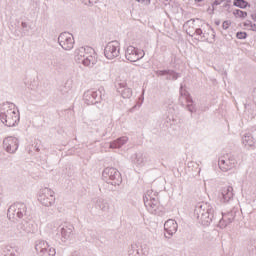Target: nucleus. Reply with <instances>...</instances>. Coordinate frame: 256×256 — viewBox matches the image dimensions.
<instances>
[{
  "mask_svg": "<svg viewBox=\"0 0 256 256\" xmlns=\"http://www.w3.org/2000/svg\"><path fill=\"white\" fill-rule=\"evenodd\" d=\"M4 256H20L21 249L16 245H6L3 247Z\"/></svg>",
  "mask_w": 256,
  "mask_h": 256,
  "instance_id": "5701e85b",
  "label": "nucleus"
},
{
  "mask_svg": "<svg viewBox=\"0 0 256 256\" xmlns=\"http://www.w3.org/2000/svg\"><path fill=\"white\" fill-rule=\"evenodd\" d=\"M7 215L9 219H23L27 215V205L21 202L12 204L8 209Z\"/></svg>",
  "mask_w": 256,
  "mask_h": 256,
  "instance_id": "0eeeda50",
  "label": "nucleus"
},
{
  "mask_svg": "<svg viewBox=\"0 0 256 256\" xmlns=\"http://www.w3.org/2000/svg\"><path fill=\"white\" fill-rule=\"evenodd\" d=\"M20 229L24 231V233H37L39 230V226L37 222L33 219L23 220L20 224Z\"/></svg>",
  "mask_w": 256,
  "mask_h": 256,
  "instance_id": "f3484780",
  "label": "nucleus"
},
{
  "mask_svg": "<svg viewBox=\"0 0 256 256\" xmlns=\"http://www.w3.org/2000/svg\"><path fill=\"white\" fill-rule=\"evenodd\" d=\"M3 147L7 153H15L19 149V139L9 136L4 139Z\"/></svg>",
  "mask_w": 256,
  "mask_h": 256,
  "instance_id": "dca6fc26",
  "label": "nucleus"
},
{
  "mask_svg": "<svg viewBox=\"0 0 256 256\" xmlns=\"http://www.w3.org/2000/svg\"><path fill=\"white\" fill-rule=\"evenodd\" d=\"M155 74L158 77H167V75H173L174 78L177 77V73L173 70H157Z\"/></svg>",
  "mask_w": 256,
  "mask_h": 256,
  "instance_id": "c756f323",
  "label": "nucleus"
},
{
  "mask_svg": "<svg viewBox=\"0 0 256 256\" xmlns=\"http://www.w3.org/2000/svg\"><path fill=\"white\" fill-rule=\"evenodd\" d=\"M121 54V44L119 41H111L104 48V55L106 59H117Z\"/></svg>",
  "mask_w": 256,
  "mask_h": 256,
  "instance_id": "9d476101",
  "label": "nucleus"
},
{
  "mask_svg": "<svg viewBox=\"0 0 256 256\" xmlns=\"http://www.w3.org/2000/svg\"><path fill=\"white\" fill-rule=\"evenodd\" d=\"M58 43L64 51H71L75 46V38L69 32H63L58 37Z\"/></svg>",
  "mask_w": 256,
  "mask_h": 256,
  "instance_id": "ddd939ff",
  "label": "nucleus"
},
{
  "mask_svg": "<svg viewBox=\"0 0 256 256\" xmlns=\"http://www.w3.org/2000/svg\"><path fill=\"white\" fill-rule=\"evenodd\" d=\"M164 120L168 125H173L175 121H177V111L175 110L174 106H170L165 115H164Z\"/></svg>",
  "mask_w": 256,
  "mask_h": 256,
  "instance_id": "4be33fe9",
  "label": "nucleus"
},
{
  "mask_svg": "<svg viewBox=\"0 0 256 256\" xmlns=\"http://www.w3.org/2000/svg\"><path fill=\"white\" fill-rule=\"evenodd\" d=\"M177 229H179V225L173 219H169L164 223V231H166L168 239L177 233Z\"/></svg>",
  "mask_w": 256,
  "mask_h": 256,
  "instance_id": "aec40b11",
  "label": "nucleus"
},
{
  "mask_svg": "<svg viewBox=\"0 0 256 256\" xmlns=\"http://www.w3.org/2000/svg\"><path fill=\"white\" fill-rule=\"evenodd\" d=\"M166 79L175 81L176 79H179V74L176 73V77H173V74L167 75Z\"/></svg>",
  "mask_w": 256,
  "mask_h": 256,
  "instance_id": "58836bf2",
  "label": "nucleus"
},
{
  "mask_svg": "<svg viewBox=\"0 0 256 256\" xmlns=\"http://www.w3.org/2000/svg\"><path fill=\"white\" fill-rule=\"evenodd\" d=\"M128 256H141L139 252V245L132 244L130 249L128 250Z\"/></svg>",
  "mask_w": 256,
  "mask_h": 256,
  "instance_id": "7c9ffc66",
  "label": "nucleus"
},
{
  "mask_svg": "<svg viewBox=\"0 0 256 256\" xmlns=\"http://www.w3.org/2000/svg\"><path fill=\"white\" fill-rule=\"evenodd\" d=\"M19 109L15 104L6 102L0 106V121L6 127H15L19 123Z\"/></svg>",
  "mask_w": 256,
  "mask_h": 256,
  "instance_id": "f257e3e1",
  "label": "nucleus"
},
{
  "mask_svg": "<svg viewBox=\"0 0 256 256\" xmlns=\"http://www.w3.org/2000/svg\"><path fill=\"white\" fill-rule=\"evenodd\" d=\"M38 201L44 207H52L55 205V192L51 188H43L39 192Z\"/></svg>",
  "mask_w": 256,
  "mask_h": 256,
  "instance_id": "1a4fd4ad",
  "label": "nucleus"
},
{
  "mask_svg": "<svg viewBox=\"0 0 256 256\" xmlns=\"http://www.w3.org/2000/svg\"><path fill=\"white\" fill-rule=\"evenodd\" d=\"M21 27H22V33L24 35H27V33H29V31L31 29V26H29V24L27 22H22Z\"/></svg>",
  "mask_w": 256,
  "mask_h": 256,
  "instance_id": "c9c22d12",
  "label": "nucleus"
},
{
  "mask_svg": "<svg viewBox=\"0 0 256 256\" xmlns=\"http://www.w3.org/2000/svg\"><path fill=\"white\" fill-rule=\"evenodd\" d=\"M233 186H224L220 190L219 199L222 203H229L234 197Z\"/></svg>",
  "mask_w": 256,
  "mask_h": 256,
  "instance_id": "a211bd4d",
  "label": "nucleus"
},
{
  "mask_svg": "<svg viewBox=\"0 0 256 256\" xmlns=\"http://www.w3.org/2000/svg\"><path fill=\"white\" fill-rule=\"evenodd\" d=\"M197 23H199V19L197 20H188L187 22H185V24L183 25L186 33L188 35H190V37H193V31H195V29H197Z\"/></svg>",
  "mask_w": 256,
  "mask_h": 256,
  "instance_id": "b1692460",
  "label": "nucleus"
},
{
  "mask_svg": "<svg viewBox=\"0 0 256 256\" xmlns=\"http://www.w3.org/2000/svg\"><path fill=\"white\" fill-rule=\"evenodd\" d=\"M214 11H215V7L212 6V8H208V13L210 15H213Z\"/></svg>",
  "mask_w": 256,
  "mask_h": 256,
  "instance_id": "37998d69",
  "label": "nucleus"
},
{
  "mask_svg": "<svg viewBox=\"0 0 256 256\" xmlns=\"http://www.w3.org/2000/svg\"><path fill=\"white\" fill-rule=\"evenodd\" d=\"M242 143L244 147H253L255 145V139L250 133H246L242 137Z\"/></svg>",
  "mask_w": 256,
  "mask_h": 256,
  "instance_id": "bb28decb",
  "label": "nucleus"
},
{
  "mask_svg": "<svg viewBox=\"0 0 256 256\" xmlns=\"http://www.w3.org/2000/svg\"><path fill=\"white\" fill-rule=\"evenodd\" d=\"M218 165L221 171H230V169L237 167V159L235 156L226 155L219 159Z\"/></svg>",
  "mask_w": 256,
  "mask_h": 256,
  "instance_id": "2eb2a0df",
  "label": "nucleus"
},
{
  "mask_svg": "<svg viewBox=\"0 0 256 256\" xmlns=\"http://www.w3.org/2000/svg\"><path fill=\"white\" fill-rule=\"evenodd\" d=\"M35 249L40 256H55L57 251L54 247H51L45 240H38L35 244Z\"/></svg>",
  "mask_w": 256,
  "mask_h": 256,
  "instance_id": "9b49d317",
  "label": "nucleus"
},
{
  "mask_svg": "<svg viewBox=\"0 0 256 256\" xmlns=\"http://www.w3.org/2000/svg\"><path fill=\"white\" fill-rule=\"evenodd\" d=\"M192 35H198L202 41H207V34L201 28H195V31Z\"/></svg>",
  "mask_w": 256,
  "mask_h": 256,
  "instance_id": "2f4dec72",
  "label": "nucleus"
},
{
  "mask_svg": "<svg viewBox=\"0 0 256 256\" xmlns=\"http://www.w3.org/2000/svg\"><path fill=\"white\" fill-rule=\"evenodd\" d=\"M231 26V21H224L222 24L223 29H229Z\"/></svg>",
  "mask_w": 256,
  "mask_h": 256,
  "instance_id": "ea45409f",
  "label": "nucleus"
},
{
  "mask_svg": "<svg viewBox=\"0 0 256 256\" xmlns=\"http://www.w3.org/2000/svg\"><path fill=\"white\" fill-rule=\"evenodd\" d=\"M249 30L256 31V24H250Z\"/></svg>",
  "mask_w": 256,
  "mask_h": 256,
  "instance_id": "79ce46f5",
  "label": "nucleus"
},
{
  "mask_svg": "<svg viewBox=\"0 0 256 256\" xmlns=\"http://www.w3.org/2000/svg\"><path fill=\"white\" fill-rule=\"evenodd\" d=\"M237 39H247V33L245 32H238L236 34Z\"/></svg>",
  "mask_w": 256,
  "mask_h": 256,
  "instance_id": "4c0bfd02",
  "label": "nucleus"
},
{
  "mask_svg": "<svg viewBox=\"0 0 256 256\" xmlns=\"http://www.w3.org/2000/svg\"><path fill=\"white\" fill-rule=\"evenodd\" d=\"M245 27H248V29L251 27V25H253V23H251L250 21H247L244 23Z\"/></svg>",
  "mask_w": 256,
  "mask_h": 256,
  "instance_id": "c03bdc74",
  "label": "nucleus"
},
{
  "mask_svg": "<svg viewBox=\"0 0 256 256\" xmlns=\"http://www.w3.org/2000/svg\"><path fill=\"white\" fill-rule=\"evenodd\" d=\"M130 161H131V163H133V165H136V167H144V165L148 161L147 154H145L143 152L134 153L130 157Z\"/></svg>",
  "mask_w": 256,
  "mask_h": 256,
  "instance_id": "6ab92c4d",
  "label": "nucleus"
},
{
  "mask_svg": "<svg viewBox=\"0 0 256 256\" xmlns=\"http://www.w3.org/2000/svg\"><path fill=\"white\" fill-rule=\"evenodd\" d=\"M102 177L106 183H109L110 185H121V173L118 172L116 168H105Z\"/></svg>",
  "mask_w": 256,
  "mask_h": 256,
  "instance_id": "6e6552de",
  "label": "nucleus"
},
{
  "mask_svg": "<svg viewBox=\"0 0 256 256\" xmlns=\"http://www.w3.org/2000/svg\"><path fill=\"white\" fill-rule=\"evenodd\" d=\"M233 15L238 19H245V17H247V12L237 9L233 11Z\"/></svg>",
  "mask_w": 256,
  "mask_h": 256,
  "instance_id": "72a5a7b5",
  "label": "nucleus"
},
{
  "mask_svg": "<svg viewBox=\"0 0 256 256\" xmlns=\"http://www.w3.org/2000/svg\"><path fill=\"white\" fill-rule=\"evenodd\" d=\"M129 141V138L127 136H122L112 142L109 143L110 149H121L123 145H126V143Z\"/></svg>",
  "mask_w": 256,
  "mask_h": 256,
  "instance_id": "393cba45",
  "label": "nucleus"
},
{
  "mask_svg": "<svg viewBox=\"0 0 256 256\" xmlns=\"http://www.w3.org/2000/svg\"><path fill=\"white\" fill-rule=\"evenodd\" d=\"M196 3H201L203 0H194Z\"/></svg>",
  "mask_w": 256,
  "mask_h": 256,
  "instance_id": "09e8293b",
  "label": "nucleus"
},
{
  "mask_svg": "<svg viewBox=\"0 0 256 256\" xmlns=\"http://www.w3.org/2000/svg\"><path fill=\"white\" fill-rule=\"evenodd\" d=\"M99 0H82V3H84V5H95V3H97Z\"/></svg>",
  "mask_w": 256,
  "mask_h": 256,
  "instance_id": "e433bc0d",
  "label": "nucleus"
},
{
  "mask_svg": "<svg viewBox=\"0 0 256 256\" xmlns=\"http://www.w3.org/2000/svg\"><path fill=\"white\" fill-rule=\"evenodd\" d=\"M233 219H235L233 212L225 214L223 215L222 220L220 221V225H223V223H226L225 225H229V223H233Z\"/></svg>",
  "mask_w": 256,
  "mask_h": 256,
  "instance_id": "c85d7f7f",
  "label": "nucleus"
},
{
  "mask_svg": "<svg viewBox=\"0 0 256 256\" xmlns=\"http://www.w3.org/2000/svg\"><path fill=\"white\" fill-rule=\"evenodd\" d=\"M180 104L189 111V113H197V106L195 102H193V98L189 94L186 88L181 85L180 87V97H179Z\"/></svg>",
  "mask_w": 256,
  "mask_h": 256,
  "instance_id": "39448f33",
  "label": "nucleus"
},
{
  "mask_svg": "<svg viewBox=\"0 0 256 256\" xmlns=\"http://www.w3.org/2000/svg\"><path fill=\"white\" fill-rule=\"evenodd\" d=\"M117 91L120 93L123 99H131L133 96V90L127 86V82H119L117 85Z\"/></svg>",
  "mask_w": 256,
  "mask_h": 256,
  "instance_id": "412c9836",
  "label": "nucleus"
},
{
  "mask_svg": "<svg viewBox=\"0 0 256 256\" xmlns=\"http://www.w3.org/2000/svg\"><path fill=\"white\" fill-rule=\"evenodd\" d=\"M194 217L200 225L209 227L215 219V207L209 203H198L194 209Z\"/></svg>",
  "mask_w": 256,
  "mask_h": 256,
  "instance_id": "f03ea898",
  "label": "nucleus"
},
{
  "mask_svg": "<svg viewBox=\"0 0 256 256\" xmlns=\"http://www.w3.org/2000/svg\"><path fill=\"white\" fill-rule=\"evenodd\" d=\"M234 5L240 9H245L249 3L245 0H234Z\"/></svg>",
  "mask_w": 256,
  "mask_h": 256,
  "instance_id": "f704fd0d",
  "label": "nucleus"
},
{
  "mask_svg": "<svg viewBox=\"0 0 256 256\" xmlns=\"http://www.w3.org/2000/svg\"><path fill=\"white\" fill-rule=\"evenodd\" d=\"M49 69H54V71H60L62 69L61 62L57 59H50L47 61Z\"/></svg>",
  "mask_w": 256,
  "mask_h": 256,
  "instance_id": "cd10ccee",
  "label": "nucleus"
},
{
  "mask_svg": "<svg viewBox=\"0 0 256 256\" xmlns=\"http://www.w3.org/2000/svg\"><path fill=\"white\" fill-rule=\"evenodd\" d=\"M223 1H226V0H215L212 4V7H217V5H221Z\"/></svg>",
  "mask_w": 256,
  "mask_h": 256,
  "instance_id": "a19ab883",
  "label": "nucleus"
},
{
  "mask_svg": "<svg viewBox=\"0 0 256 256\" xmlns=\"http://www.w3.org/2000/svg\"><path fill=\"white\" fill-rule=\"evenodd\" d=\"M74 59L84 67H93L97 64V53L91 47H80L75 50Z\"/></svg>",
  "mask_w": 256,
  "mask_h": 256,
  "instance_id": "7ed1b4c3",
  "label": "nucleus"
},
{
  "mask_svg": "<svg viewBox=\"0 0 256 256\" xmlns=\"http://www.w3.org/2000/svg\"><path fill=\"white\" fill-rule=\"evenodd\" d=\"M229 7H230V5L227 3L224 5V9H229Z\"/></svg>",
  "mask_w": 256,
  "mask_h": 256,
  "instance_id": "49530a36",
  "label": "nucleus"
},
{
  "mask_svg": "<svg viewBox=\"0 0 256 256\" xmlns=\"http://www.w3.org/2000/svg\"><path fill=\"white\" fill-rule=\"evenodd\" d=\"M125 57L128 61L135 63L136 61H140V59L145 57V51L136 48L135 46H128L125 51Z\"/></svg>",
  "mask_w": 256,
  "mask_h": 256,
  "instance_id": "4468645a",
  "label": "nucleus"
},
{
  "mask_svg": "<svg viewBox=\"0 0 256 256\" xmlns=\"http://www.w3.org/2000/svg\"><path fill=\"white\" fill-rule=\"evenodd\" d=\"M143 199L147 211L152 215H157V213H159V196L157 195V192L147 190Z\"/></svg>",
  "mask_w": 256,
  "mask_h": 256,
  "instance_id": "20e7f679",
  "label": "nucleus"
},
{
  "mask_svg": "<svg viewBox=\"0 0 256 256\" xmlns=\"http://www.w3.org/2000/svg\"><path fill=\"white\" fill-rule=\"evenodd\" d=\"M138 249L140 252V256H147L149 255V245L147 244H141L138 246Z\"/></svg>",
  "mask_w": 256,
  "mask_h": 256,
  "instance_id": "473e14b6",
  "label": "nucleus"
},
{
  "mask_svg": "<svg viewBox=\"0 0 256 256\" xmlns=\"http://www.w3.org/2000/svg\"><path fill=\"white\" fill-rule=\"evenodd\" d=\"M95 208L99 209L100 211H103L104 213H107L111 206L109 205V201L103 199V198H98L95 201Z\"/></svg>",
  "mask_w": 256,
  "mask_h": 256,
  "instance_id": "a878e982",
  "label": "nucleus"
},
{
  "mask_svg": "<svg viewBox=\"0 0 256 256\" xmlns=\"http://www.w3.org/2000/svg\"><path fill=\"white\" fill-rule=\"evenodd\" d=\"M138 3H145V0H136Z\"/></svg>",
  "mask_w": 256,
  "mask_h": 256,
  "instance_id": "de8ad7c7",
  "label": "nucleus"
},
{
  "mask_svg": "<svg viewBox=\"0 0 256 256\" xmlns=\"http://www.w3.org/2000/svg\"><path fill=\"white\" fill-rule=\"evenodd\" d=\"M71 256H81L78 252H74Z\"/></svg>",
  "mask_w": 256,
  "mask_h": 256,
  "instance_id": "a18cd8bd",
  "label": "nucleus"
},
{
  "mask_svg": "<svg viewBox=\"0 0 256 256\" xmlns=\"http://www.w3.org/2000/svg\"><path fill=\"white\" fill-rule=\"evenodd\" d=\"M48 227H50V229H52V231L55 229H58L57 235H58L60 241H62V243H67V241H69V239H71V235H73V226L63 225V226H60V228H59V223L52 222V223L48 224Z\"/></svg>",
  "mask_w": 256,
  "mask_h": 256,
  "instance_id": "423d86ee",
  "label": "nucleus"
},
{
  "mask_svg": "<svg viewBox=\"0 0 256 256\" xmlns=\"http://www.w3.org/2000/svg\"><path fill=\"white\" fill-rule=\"evenodd\" d=\"M103 89L88 90L84 93V102L86 105H96L103 99Z\"/></svg>",
  "mask_w": 256,
  "mask_h": 256,
  "instance_id": "f8f14e48",
  "label": "nucleus"
}]
</instances>
